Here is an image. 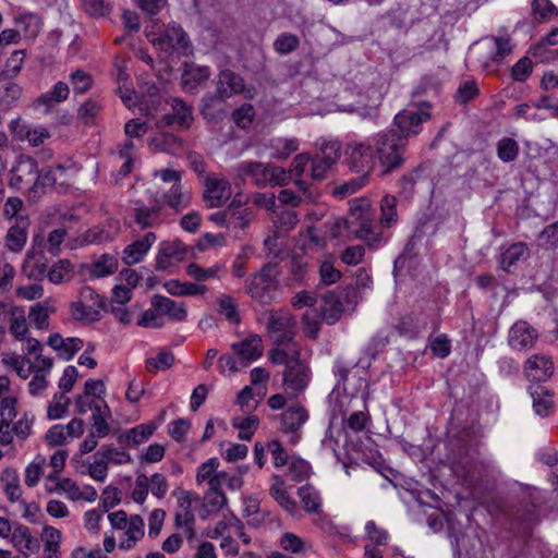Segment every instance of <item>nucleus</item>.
I'll return each instance as SVG.
<instances>
[{"label": "nucleus", "instance_id": "f257e3e1", "mask_svg": "<svg viewBox=\"0 0 558 558\" xmlns=\"http://www.w3.org/2000/svg\"><path fill=\"white\" fill-rule=\"evenodd\" d=\"M408 142L395 128L380 131L347 147L348 165L352 171L376 172L386 177L400 169L407 158Z\"/></svg>", "mask_w": 558, "mask_h": 558}, {"label": "nucleus", "instance_id": "f03ea898", "mask_svg": "<svg viewBox=\"0 0 558 558\" xmlns=\"http://www.w3.org/2000/svg\"><path fill=\"white\" fill-rule=\"evenodd\" d=\"M380 222L375 221V213L367 198H354L350 202L348 218L338 221V227L350 230L354 235L363 240L368 247L377 248L381 242L380 227L389 228L397 221V199L387 195L380 203Z\"/></svg>", "mask_w": 558, "mask_h": 558}, {"label": "nucleus", "instance_id": "7ed1b4c3", "mask_svg": "<svg viewBox=\"0 0 558 558\" xmlns=\"http://www.w3.org/2000/svg\"><path fill=\"white\" fill-rule=\"evenodd\" d=\"M269 359L275 364H284L283 386L286 392L298 397L307 386L310 375L307 365L300 359V347L272 348L269 351Z\"/></svg>", "mask_w": 558, "mask_h": 558}, {"label": "nucleus", "instance_id": "20e7f679", "mask_svg": "<svg viewBox=\"0 0 558 558\" xmlns=\"http://www.w3.org/2000/svg\"><path fill=\"white\" fill-rule=\"evenodd\" d=\"M278 277V265L265 264L247 280L246 294L260 305H270L277 302L280 296Z\"/></svg>", "mask_w": 558, "mask_h": 558}, {"label": "nucleus", "instance_id": "39448f33", "mask_svg": "<svg viewBox=\"0 0 558 558\" xmlns=\"http://www.w3.org/2000/svg\"><path fill=\"white\" fill-rule=\"evenodd\" d=\"M359 299L357 289L351 286L326 293L320 305L322 319L328 325H335L343 314L355 311Z\"/></svg>", "mask_w": 558, "mask_h": 558}, {"label": "nucleus", "instance_id": "423d86ee", "mask_svg": "<svg viewBox=\"0 0 558 558\" xmlns=\"http://www.w3.org/2000/svg\"><path fill=\"white\" fill-rule=\"evenodd\" d=\"M368 396V383L364 378L357 379L356 392H353L348 386L344 388L341 404L347 407L345 412L352 410L347 423L354 432H362L369 421L367 411Z\"/></svg>", "mask_w": 558, "mask_h": 558}, {"label": "nucleus", "instance_id": "0eeeda50", "mask_svg": "<svg viewBox=\"0 0 558 558\" xmlns=\"http://www.w3.org/2000/svg\"><path fill=\"white\" fill-rule=\"evenodd\" d=\"M238 172L243 179L251 180L258 187L267 185L282 186L290 179L289 173L282 167L257 161H243L239 163Z\"/></svg>", "mask_w": 558, "mask_h": 558}, {"label": "nucleus", "instance_id": "6e6552de", "mask_svg": "<svg viewBox=\"0 0 558 558\" xmlns=\"http://www.w3.org/2000/svg\"><path fill=\"white\" fill-rule=\"evenodd\" d=\"M295 328L296 320L288 311H270L267 331L275 348L290 349L291 347H299L294 341Z\"/></svg>", "mask_w": 558, "mask_h": 558}, {"label": "nucleus", "instance_id": "1a4fd4ad", "mask_svg": "<svg viewBox=\"0 0 558 558\" xmlns=\"http://www.w3.org/2000/svg\"><path fill=\"white\" fill-rule=\"evenodd\" d=\"M428 109L427 102L421 104L418 107L405 108L395 116L390 128H395L398 135L404 136V140L409 142L411 137L421 132L422 124L430 119Z\"/></svg>", "mask_w": 558, "mask_h": 558}, {"label": "nucleus", "instance_id": "9d476101", "mask_svg": "<svg viewBox=\"0 0 558 558\" xmlns=\"http://www.w3.org/2000/svg\"><path fill=\"white\" fill-rule=\"evenodd\" d=\"M319 153L311 158V177L315 181H322L327 172L340 157V144L336 141L319 140L317 142Z\"/></svg>", "mask_w": 558, "mask_h": 558}, {"label": "nucleus", "instance_id": "9b49d317", "mask_svg": "<svg viewBox=\"0 0 558 558\" xmlns=\"http://www.w3.org/2000/svg\"><path fill=\"white\" fill-rule=\"evenodd\" d=\"M308 411L300 403L289 405L280 415V430L288 436V444L296 445L302 435V427L308 421Z\"/></svg>", "mask_w": 558, "mask_h": 558}, {"label": "nucleus", "instance_id": "f8f14e48", "mask_svg": "<svg viewBox=\"0 0 558 558\" xmlns=\"http://www.w3.org/2000/svg\"><path fill=\"white\" fill-rule=\"evenodd\" d=\"M37 161L26 155H21L10 170L9 186L14 190L28 187L35 190L37 177Z\"/></svg>", "mask_w": 558, "mask_h": 558}, {"label": "nucleus", "instance_id": "ddd939ff", "mask_svg": "<svg viewBox=\"0 0 558 558\" xmlns=\"http://www.w3.org/2000/svg\"><path fill=\"white\" fill-rule=\"evenodd\" d=\"M538 339L537 330L526 320L515 322L508 332V344L514 351L533 349Z\"/></svg>", "mask_w": 558, "mask_h": 558}, {"label": "nucleus", "instance_id": "4468645a", "mask_svg": "<svg viewBox=\"0 0 558 558\" xmlns=\"http://www.w3.org/2000/svg\"><path fill=\"white\" fill-rule=\"evenodd\" d=\"M523 372L531 381H546L554 374V362L546 354H533L525 361Z\"/></svg>", "mask_w": 558, "mask_h": 558}, {"label": "nucleus", "instance_id": "2eb2a0df", "mask_svg": "<svg viewBox=\"0 0 558 558\" xmlns=\"http://www.w3.org/2000/svg\"><path fill=\"white\" fill-rule=\"evenodd\" d=\"M231 196L230 183L222 178H205L204 201L208 207H219Z\"/></svg>", "mask_w": 558, "mask_h": 558}, {"label": "nucleus", "instance_id": "dca6fc26", "mask_svg": "<svg viewBox=\"0 0 558 558\" xmlns=\"http://www.w3.org/2000/svg\"><path fill=\"white\" fill-rule=\"evenodd\" d=\"M231 348L239 359L241 367H246L263 354V341L258 335H251L244 340L233 343Z\"/></svg>", "mask_w": 558, "mask_h": 558}, {"label": "nucleus", "instance_id": "f3484780", "mask_svg": "<svg viewBox=\"0 0 558 558\" xmlns=\"http://www.w3.org/2000/svg\"><path fill=\"white\" fill-rule=\"evenodd\" d=\"M227 96L218 90L207 93L202 98L201 113L207 121L217 122L227 116Z\"/></svg>", "mask_w": 558, "mask_h": 558}, {"label": "nucleus", "instance_id": "a211bd4d", "mask_svg": "<svg viewBox=\"0 0 558 558\" xmlns=\"http://www.w3.org/2000/svg\"><path fill=\"white\" fill-rule=\"evenodd\" d=\"M156 240L157 236L154 232H147L143 238L137 239L123 250L122 262L126 266L141 263Z\"/></svg>", "mask_w": 558, "mask_h": 558}, {"label": "nucleus", "instance_id": "6ab92c4d", "mask_svg": "<svg viewBox=\"0 0 558 558\" xmlns=\"http://www.w3.org/2000/svg\"><path fill=\"white\" fill-rule=\"evenodd\" d=\"M31 222L28 217H17L16 221L9 228L5 234V247L12 253H20L23 251L27 236Z\"/></svg>", "mask_w": 558, "mask_h": 558}, {"label": "nucleus", "instance_id": "aec40b11", "mask_svg": "<svg viewBox=\"0 0 558 558\" xmlns=\"http://www.w3.org/2000/svg\"><path fill=\"white\" fill-rule=\"evenodd\" d=\"M151 306L161 315L172 322H183L186 316V307L183 302H175L167 296L155 295L151 299Z\"/></svg>", "mask_w": 558, "mask_h": 558}, {"label": "nucleus", "instance_id": "412c9836", "mask_svg": "<svg viewBox=\"0 0 558 558\" xmlns=\"http://www.w3.org/2000/svg\"><path fill=\"white\" fill-rule=\"evenodd\" d=\"M186 255V246L179 240L160 243L156 256V269L166 270L170 266V259L182 260Z\"/></svg>", "mask_w": 558, "mask_h": 558}, {"label": "nucleus", "instance_id": "4be33fe9", "mask_svg": "<svg viewBox=\"0 0 558 558\" xmlns=\"http://www.w3.org/2000/svg\"><path fill=\"white\" fill-rule=\"evenodd\" d=\"M245 84L243 77L231 71L221 70L216 80V90L228 98L244 92Z\"/></svg>", "mask_w": 558, "mask_h": 558}, {"label": "nucleus", "instance_id": "5701e85b", "mask_svg": "<svg viewBox=\"0 0 558 558\" xmlns=\"http://www.w3.org/2000/svg\"><path fill=\"white\" fill-rule=\"evenodd\" d=\"M157 40L165 50L185 51L190 47L187 35L179 25H169Z\"/></svg>", "mask_w": 558, "mask_h": 558}, {"label": "nucleus", "instance_id": "b1692460", "mask_svg": "<svg viewBox=\"0 0 558 558\" xmlns=\"http://www.w3.org/2000/svg\"><path fill=\"white\" fill-rule=\"evenodd\" d=\"M170 106L172 108V113L165 116L166 124L172 125L177 123L183 129L190 128L193 122V111L191 106L180 98H172L170 100Z\"/></svg>", "mask_w": 558, "mask_h": 558}, {"label": "nucleus", "instance_id": "393cba45", "mask_svg": "<svg viewBox=\"0 0 558 558\" xmlns=\"http://www.w3.org/2000/svg\"><path fill=\"white\" fill-rule=\"evenodd\" d=\"M160 211L161 205L158 202L151 207L138 204L133 208L132 216L135 223L143 230L157 227L161 223Z\"/></svg>", "mask_w": 558, "mask_h": 558}, {"label": "nucleus", "instance_id": "a878e982", "mask_svg": "<svg viewBox=\"0 0 558 558\" xmlns=\"http://www.w3.org/2000/svg\"><path fill=\"white\" fill-rule=\"evenodd\" d=\"M272 484L269 488L270 496L278 502V505L290 514H295L298 505L287 493L284 488V481L279 475H272Z\"/></svg>", "mask_w": 558, "mask_h": 558}, {"label": "nucleus", "instance_id": "bb28decb", "mask_svg": "<svg viewBox=\"0 0 558 558\" xmlns=\"http://www.w3.org/2000/svg\"><path fill=\"white\" fill-rule=\"evenodd\" d=\"M0 483L10 502L21 500L22 488L20 485V476L15 469H4L0 474Z\"/></svg>", "mask_w": 558, "mask_h": 558}, {"label": "nucleus", "instance_id": "cd10ccee", "mask_svg": "<svg viewBox=\"0 0 558 558\" xmlns=\"http://www.w3.org/2000/svg\"><path fill=\"white\" fill-rule=\"evenodd\" d=\"M11 543L19 550L35 551L39 548V543L33 537L31 530L23 525L16 524L11 532Z\"/></svg>", "mask_w": 558, "mask_h": 558}, {"label": "nucleus", "instance_id": "c85d7f7f", "mask_svg": "<svg viewBox=\"0 0 558 558\" xmlns=\"http://www.w3.org/2000/svg\"><path fill=\"white\" fill-rule=\"evenodd\" d=\"M163 202L177 213L182 211L191 205V194L183 191L181 184H173L171 189L162 196Z\"/></svg>", "mask_w": 558, "mask_h": 558}, {"label": "nucleus", "instance_id": "c756f323", "mask_svg": "<svg viewBox=\"0 0 558 558\" xmlns=\"http://www.w3.org/2000/svg\"><path fill=\"white\" fill-rule=\"evenodd\" d=\"M111 416V411L107 403L102 402L99 408H94L92 413V424L89 432L96 434L99 438L106 437L110 432L108 418Z\"/></svg>", "mask_w": 558, "mask_h": 558}, {"label": "nucleus", "instance_id": "7c9ffc66", "mask_svg": "<svg viewBox=\"0 0 558 558\" xmlns=\"http://www.w3.org/2000/svg\"><path fill=\"white\" fill-rule=\"evenodd\" d=\"M186 274L197 281H206L208 279H220L226 274L225 264L217 263L209 268H203L195 263L186 266Z\"/></svg>", "mask_w": 558, "mask_h": 558}, {"label": "nucleus", "instance_id": "2f4dec72", "mask_svg": "<svg viewBox=\"0 0 558 558\" xmlns=\"http://www.w3.org/2000/svg\"><path fill=\"white\" fill-rule=\"evenodd\" d=\"M529 255L530 251L527 245L523 242H517L502 252L500 266L504 270H508L521 259H526Z\"/></svg>", "mask_w": 558, "mask_h": 558}, {"label": "nucleus", "instance_id": "473e14b6", "mask_svg": "<svg viewBox=\"0 0 558 558\" xmlns=\"http://www.w3.org/2000/svg\"><path fill=\"white\" fill-rule=\"evenodd\" d=\"M54 312L56 308L48 301L38 302L31 307L28 317L37 329L46 330L49 327V315Z\"/></svg>", "mask_w": 558, "mask_h": 558}, {"label": "nucleus", "instance_id": "72a5a7b5", "mask_svg": "<svg viewBox=\"0 0 558 558\" xmlns=\"http://www.w3.org/2000/svg\"><path fill=\"white\" fill-rule=\"evenodd\" d=\"M70 313L74 320L82 323H95L101 318L100 311L78 300L70 305Z\"/></svg>", "mask_w": 558, "mask_h": 558}, {"label": "nucleus", "instance_id": "f704fd0d", "mask_svg": "<svg viewBox=\"0 0 558 558\" xmlns=\"http://www.w3.org/2000/svg\"><path fill=\"white\" fill-rule=\"evenodd\" d=\"M10 332L16 340H24L28 335L25 312L20 307H10Z\"/></svg>", "mask_w": 558, "mask_h": 558}, {"label": "nucleus", "instance_id": "c9c22d12", "mask_svg": "<svg viewBox=\"0 0 558 558\" xmlns=\"http://www.w3.org/2000/svg\"><path fill=\"white\" fill-rule=\"evenodd\" d=\"M217 312L231 324L236 325L241 322L238 303L229 294H221L217 298Z\"/></svg>", "mask_w": 558, "mask_h": 558}, {"label": "nucleus", "instance_id": "e433bc0d", "mask_svg": "<svg viewBox=\"0 0 558 558\" xmlns=\"http://www.w3.org/2000/svg\"><path fill=\"white\" fill-rule=\"evenodd\" d=\"M533 408L537 415L547 416L553 409L551 393L543 386H536L532 391Z\"/></svg>", "mask_w": 558, "mask_h": 558}, {"label": "nucleus", "instance_id": "4c0bfd02", "mask_svg": "<svg viewBox=\"0 0 558 558\" xmlns=\"http://www.w3.org/2000/svg\"><path fill=\"white\" fill-rule=\"evenodd\" d=\"M62 534L61 532L51 526V525H45L41 533V539L44 542L45 551L48 553L47 558H60L59 550H60V542H61Z\"/></svg>", "mask_w": 558, "mask_h": 558}, {"label": "nucleus", "instance_id": "58836bf2", "mask_svg": "<svg viewBox=\"0 0 558 558\" xmlns=\"http://www.w3.org/2000/svg\"><path fill=\"white\" fill-rule=\"evenodd\" d=\"M154 424H141L119 437V440L126 442L128 445H140L146 441L155 430Z\"/></svg>", "mask_w": 558, "mask_h": 558}, {"label": "nucleus", "instance_id": "ea45409f", "mask_svg": "<svg viewBox=\"0 0 558 558\" xmlns=\"http://www.w3.org/2000/svg\"><path fill=\"white\" fill-rule=\"evenodd\" d=\"M16 25L25 38H35L41 29V20L35 13H25L16 20Z\"/></svg>", "mask_w": 558, "mask_h": 558}, {"label": "nucleus", "instance_id": "a19ab883", "mask_svg": "<svg viewBox=\"0 0 558 558\" xmlns=\"http://www.w3.org/2000/svg\"><path fill=\"white\" fill-rule=\"evenodd\" d=\"M355 172L359 174V177L353 178V179L344 182L343 184L337 186L333 190L335 196H337L339 198H344L345 196L355 193L359 189H361L368 182L369 175L373 173V172H363V171H355Z\"/></svg>", "mask_w": 558, "mask_h": 558}, {"label": "nucleus", "instance_id": "79ce46f5", "mask_svg": "<svg viewBox=\"0 0 558 558\" xmlns=\"http://www.w3.org/2000/svg\"><path fill=\"white\" fill-rule=\"evenodd\" d=\"M64 171L65 168L62 165H58L56 168H45L41 171L37 170L34 192L54 185Z\"/></svg>", "mask_w": 558, "mask_h": 558}, {"label": "nucleus", "instance_id": "37998d69", "mask_svg": "<svg viewBox=\"0 0 558 558\" xmlns=\"http://www.w3.org/2000/svg\"><path fill=\"white\" fill-rule=\"evenodd\" d=\"M298 495L306 512L317 513L320 510V497L314 487L310 485H304L299 488Z\"/></svg>", "mask_w": 558, "mask_h": 558}, {"label": "nucleus", "instance_id": "c03bdc74", "mask_svg": "<svg viewBox=\"0 0 558 558\" xmlns=\"http://www.w3.org/2000/svg\"><path fill=\"white\" fill-rule=\"evenodd\" d=\"M118 269V258L110 254H104L93 263L92 274L97 278L112 275Z\"/></svg>", "mask_w": 558, "mask_h": 558}, {"label": "nucleus", "instance_id": "a18cd8bd", "mask_svg": "<svg viewBox=\"0 0 558 558\" xmlns=\"http://www.w3.org/2000/svg\"><path fill=\"white\" fill-rule=\"evenodd\" d=\"M73 266L68 259H61L56 263L47 272L50 282L58 284L71 278Z\"/></svg>", "mask_w": 558, "mask_h": 558}, {"label": "nucleus", "instance_id": "49530a36", "mask_svg": "<svg viewBox=\"0 0 558 558\" xmlns=\"http://www.w3.org/2000/svg\"><path fill=\"white\" fill-rule=\"evenodd\" d=\"M22 88L13 82L0 83V104L4 107H12L20 99Z\"/></svg>", "mask_w": 558, "mask_h": 558}, {"label": "nucleus", "instance_id": "de8ad7c7", "mask_svg": "<svg viewBox=\"0 0 558 558\" xmlns=\"http://www.w3.org/2000/svg\"><path fill=\"white\" fill-rule=\"evenodd\" d=\"M299 46V37L291 33H282L274 41V49L279 54L291 53L296 50Z\"/></svg>", "mask_w": 558, "mask_h": 558}, {"label": "nucleus", "instance_id": "09e8293b", "mask_svg": "<svg viewBox=\"0 0 558 558\" xmlns=\"http://www.w3.org/2000/svg\"><path fill=\"white\" fill-rule=\"evenodd\" d=\"M519 154L518 143L510 137H504L497 143V156L504 162L513 161Z\"/></svg>", "mask_w": 558, "mask_h": 558}, {"label": "nucleus", "instance_id": "8fccbe9b", "mask_svg": "<svg viewBox=\"0 0 558 558\" xmlns=\"http://www.w3.org/2000/svg\"><path fill=\"white\" fill-rule=\"evenodd\" d=\"M86 13L95 17L107 16L113 7L112 0H82Z\"/></svg>", "mask_w": 558, "mask_h": 558}, {"label": "nucleus", "instance_id": "3c124183", "mask_svg": "<svg viewBox=\"0 0 558 558\" xmlns=\"http://www.w3.org/2000/svg\"><path fill=\"white\" fill-rule=\"evenodd\" d=\"M531 9L539 22L548 21L553 16L558 15L557 7L550 0H533Z\"/></svg>", "mask_w": 558, "mask_h": 558}, {"label": "nucleus", "instance_id": "603ef678", "mask_svg": "<svg viewBox=\"0 0 558 558\" xmlns=\"http://www.w3.org/2000/svg\"><path fill=\"white\" fill-rule=\"evenodd\" d=\"M311 473V465L303 459H291L288 468V476L293 482H302L308 478Z\"/></svg>", "mask_w": 558, "mask_h": 558}, {"label": "nucleus", "instance_id": "864d4df0", "mask_svg": "<svg viewBox=\"0 0 558 558\" xmlns=\"http://www.w3.org/2000/svg\"><path fill=\"white\" fill-rule=\"evenodd\" d=\"M25 50H15L5 62L2 75L5 78L15 77L22 70L25 60Z\"/></svg>", "mask_w": 558, "mask_h": 558}, {"label": "nucleus", "instance_id": "5fc2aeb1", "mask_svg": "<svg viewBox=\"0 0 558 558\" xmlns=\"http://www.w3.org/2000/svg\"><path fill=\"white\" fill-rule=\"evenodd\" d=\"M46 463V459L41 456H37L33 462H31L25 469V484L28 487H35L43 474V468Z\"/></svg>", "mask_w": 558, "mask_h": 558}, {"label": "nucleus", "instance_id": "6e6d98bb", "mask_svg": "<svg viewBox=\"0 0 558 558\" xmlns=\"http://www.w3.org/2000/svg\"><path fill=\"white\" fill-rule=\"evenodd\" d=\"M174 363V355L170 351H162L157 357L146 360V369L149 373H156L170 368Z\"/></svg>", "mask_w": 558, "mask_h": 558}, {"label": "nucleus", "instance_id": "4d7b16f0", "mask_svg": "<svg viewBox=\"0 0 558 558\" xmlns=\"http://www.w3.org/2000/svg\"><path fill=\"white\" fill-rule=\"evenodd\" d=\"M258 418L256 416H247L243 418L235 420L233 422V426L240 430L239 438L242 440H251L254 435V432L258 426Z\"/></svg>", "mask_w": 558, "mask_h": 558}, {"label": "nucleus", "instance_id": "13d9d810", "mask_svg": "<svg viewBox=\"0 0 558 558\" xmlns=\"http://www.w3.org/2000/svg\"><path fill=\"white\" fill-rule=\"evenodd\" d=\"M492 40L495 47V53L492 56L493 61L499 62L512 52L513 45L509 35L494 36Z\"/></svg>", "mask_w": 558, "mask_h": 558}, {"label": "nucleus", "instance_id": "bf43d9fd", "mask_svg": "<svg viewBox=\"0 0 558 558\" xmlns=\"http://www.w3.org/2000/svg\"><path fill=\"white\" fill-rule=\"evenodd\" d=\"M70 81L75 94H84L86 93L93 84L92 76L83 71L76 70L70 75Z\"/></svg>", "mask_w": 558, "mask_h": 558}, {"label": "nucleus", "instance_id": "052dcab7", "mask_svg": "<svg viewBox=\"0 0 558 558\" xmlns=\"http://www.w3.org/2000/svg\"><path fill=\"white\" fill-rule=\"evenodd\" d=\"M210 77V70L208 66L191 65L184 72V84L190 83L201 84Z\"/></svg>", "mask_w": 558, "mask_h": 558}, {"label": "nucleus", "instance_id": "680f3d73", "mask_svg": "<svg viewBox=\"0 0 558 558\" xmlns=\"http://www.w3.org/2000/svg\"><path fill=\"white\" fill-rule=\"evenodd\" d=\"M77 300L99 311L105 310L106 306L105 299L90 287H83L80 290Z\"/></svg>", "mask_w": 558, "mask_h": 558}, {"label": "nucleus", "instance_id": "e2e57ef3", "mask_svg": "<svg viewBox=\"0 0 558 558\" xmlns=\"http://www.w3.org/2000/svg\"><path fill=\"white\" fill-rule=\"evenodd\" d=\"M538 243L545 248L558 246V221L545 227L538 234Z\"/></svg>", "mask_w": 558, "mask_h": 558}, {"label": "nucleus", "instance_id": "0e129e2a", "mask_svg": "<svg viewBox=\"0 0 558 558\" xmlns=\"http://www.w3.org/2000/svg\"><path fill=\"white\" fill-rule=\"evenodd\" d=\"M32 126H33V124H31L29 122H27L26 120H24L21 117L13 119L9 123V130H10L12 136L14 137V140H16L19 142H25V140L27 138V135H29Z\"/></svg>", "mask_w": 558, "mask_h": 558}, {"label": "nucleus", "instance_id": "69168bd1", "mask_svg": "<svg viewBox=\"0 0 558 558\" xmlns=\"http://www.w3.org/2000/svg\"><path fill=\"white\" fill-rule=\"evenodd\" d=\"M88 473L94 480L98 482H104L107 477L108 461L106 460L105 457L100 456L99 450L95 453V460L89 465Z\"/></svg>", "mask_w": 558, "mask_h": 558}, {"label": "nucleus", "instance_id": "338daca9", "mask_svg": "<svg viewBox=\"0 0 558 558\" xmlns=\"http://www.w3.org/2000/svg\"><path fill=\"white\" fill-rule=\"evenodd\" d=\"M101 111V105L98 102L88 99L86 100L78 109V116L84 122V124L89 125L93 124L96 117Z\"/></svg>", "mask_w": 558, "mask_h": 558}, {"label": "nucleus", "instance_id": "774afa93", "mask_svg": "<svg viewBox=\"0 0 558 558\" xmlns=\"http://www.w3.org/2000/svg\"><path fill=\"white\" fill-rule=\"evenodd\" d=\"M137 325L143 328L159 329L165 326V319L153 307L145 311L137 322Z\"/></svg>", "mask_w": 558, "mask_h": 558}]
</instances>
